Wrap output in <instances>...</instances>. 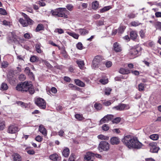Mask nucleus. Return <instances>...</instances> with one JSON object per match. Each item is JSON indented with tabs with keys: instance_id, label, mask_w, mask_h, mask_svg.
<instances>
[{
	"instance_id": "obj_1",
	"label": "nucleus",
	"mask_w": 161,
	"mask_h": 161,
	"mask_svg": "<svg viewBox=\"0 0 161 161\" xmlns=\"http://www.w3.org/2000/svg\"><path fill=\"white\" fill-rule=\"evenodd\" d=\"M122 142L129 148L139 149L142 147V144L136 139L132 137L130 135H127L124 137Z\"/></svg>"
},
{
	"instance_id": "obj_2",
	"label": "nucleus",
	"mask_w": 161,
	"mask_h": 161,
	"mask_svg": "<svg viewBox=\"0 0 161 161\" xmlns=\"http://www.w3.org/2000/svg\"><path fill=\"white\" fill-rule=\"evenodd\" d=\"M15 88L18 91L22 92H28L31 94H33L35 91L31 83L26 81L21 82L18 84Z\"/></svg>"
},
{
	"instance_id": "obj_3",
	"label": "nucleus",
	"mask_w": 161,
	"mask_h": 161,
	"mask_svg": "<svg viewBox=\"0 0 161 161\" xmlns=\"http://www.w3.org/2000/svg\"><path fill=\"white\" fill-rule=\"evenodd\" d=\"M141 50L142 48L139 45H137L132 47L129 53L131 58H135L140 55Z\"/></svg>"
},
{
	"instance_id": "obj_4",
	"label": "nucleus",
	"mask_w": 161,
	"mask_h": 161,
	"mask_svg": "<svg viewBox=\"0 0 161 161\" xmlns=\"http://www.w3.org/2000/svg\"><path fill=\"white\" fill-rule=\"evenodd\" d=\"M35 103L41 108L44 109L46 108V103L43 98L40 97L36 98L35 99Z\"/></svg>"
},
{
	"instance_id": "obj_5",
	"label": "nucleus",
	"mask_w": 161,
	"mask_h": 161,
	"mask_svg": "<svg viewBox=\"0 0 161 161\" xmlns=\"http://www.w3.org/2000/svg\"><path fill=\"white\" fill-rule=\"evenodd\" d=\"M109 144L105 141L101 142L99 145V149L101 151L103 150L104 151H108L109 148Z\"/></svg>"
},
{
	"instance_id": "obj_6",
	"label": "nucleus",
	"mask_w": 161,
	"mask_h": 161,
	"mask_svg": "<svg viewBox=\"0 0 161 161\" xmlns=\"http://www.w3.org/2000/svg\"><path fill=\"white\" fill-rule=\"evenodd\" d=\"M19 129L18 127L15 124H11L8 127V132L9 133L14 134L18 132Z\"/></svg>"
},
{
	"instance_id": "obj_7",
	"label": "nucleus",
	"mask_w": 161,
	"mask_h": 161,
	"mask_svg": "<svg viewBox=\"0 0 161 161\" xmlns=\"http://www.w3.org/2000/svg\"><path fill=\"white\" fill-rule=\"evenodd\" d=\"M19 21L23 27H26L29 25H32L34 23V21L31 19L26 20L25 19H24L22 18L19 19Z\"/></svg>"
},
{
	"instance_id": "obj_8",
	"label": "nucleus",
	"mask_w": 161,
	"mask_h": 161,
	"mask_svg": "<svg viewBox=\"0 0 161 161\" xmlns=\"http://www.w3.org/2000/svg\"><path fill=\"white\" fill-rule=\"evenodd\" d=\"M102 60L101 56H96L92 61V67L94 68L98 67V65L101 63Z\"/></svg>"
},
{
	"instance_id": "obj_9",
	"label": "nucleus",
	"mask_w": 161,
	"mask_h": 161,
	"mask_svg": "<svg viewBox=\"0 0 161 161\" xmlns=\"http://www.w3.org/2000/svg\"><path fill=\"white\" fill-rule=\"evenodd\" d=\"M114 118V115L112 114H108L105 116L101 119L100 121V124H102L103 123L107 122Z\"/></svg>"
},
{
	"instance_id": "obj_10",
	"label": "nucleus",
	"mask_w": 161,
	"mask_h": 161,
	"mask_svg": "<svg viewBox=\"0 0 161 161\" xmlns=\"http://www.w3.org/2000/svg\"><path fill=\"white\" fill-rule=\"evenodd\" d=\"M94 155V153L90 152L86 153L84 157L85 161H93L95 158Z\"/></svg>"
},
{
	"instance_id": "obj_11",
	"label": "nucleus",
	"mask_w": 161,
	"mask_h": 161,
	"mask_svg": "<svg viewBox=\"0 0 161 161\" xmlns=\"http://www.w3.org/2000/svg\"><path fill=\"white\" fill-rule=\"evenodd\" d=\"M58 17L67 18V16L65 14V12L67 11L66 8H58Z\"/></svg>"
},
{
	"instance_id": "obj_12",
	"label": "nucleus",
	"mask_w": 161,
	"mask_h": 161,
	"mask_svg": "<svg viewBox=\"0 0 161 161\" xmlns=\"http://www.w3.org/2000/svg\"><path fill=\"white\" fill-rule=\"evenodd\" d=\"M9 39L12 42H14L15 43L18 42L19 38L14 33L11 32L10 33V36L9 37Z\"/></svg>"
},
{
	"instance_id": "obj_13",
	"label": "nucleus",
	"mask_w": 161,
	"mask_h": 161,
	"mask_svg": "<svg viewBox=\"0 0 161 161\" xmlns=\"http://www.w3.org/2000/svg\"><path fill=\"white\" fill-rule=\"evenodd\" d=\"M12 157L14 161H22L21 157L18 153H14Z\"/></svg>"
},
{
	"instance_id": "obj_14",
	"label": "nucleus",
	"mask_w": 161,
	"mask_h": 161,
	"mask_svg": "<svg viewBox=\"0 0 161 161\" xmlns=\"http://www.w3.org/2000/svg\"><path fill=\"white\" fill-rule=\"evenodd\" d=\"M113 47L114 50L117 52H120L122 50L121 47L119 44L117 42L114 43Z\"/></svg>"
},
{
	"instance_id": "obj_15",
	"label": "nucleus",
	"mask_w": 161,
	"mask_h": 161,
	"mask_svg": "<svg viewBox=\"0 0 161 161\" xmlns=\"http://www.w3.org/2000/svg\"><path fill=\"white\" fill-rule=\"evenodd\" d=\"M110 141L112 145L118 144L120 142L119 138L116 137H112Z\"/></svg>"
},
{
	"instance_id": "obj_16",
	"label": "nucleus",
	"mask_w": 161,
	"mask_h": 161,
	"mask_svg": "<svg viewBox=\"0 0 161 161\" xmlns=\"http://www.w3.org/2000/svg\"><path fill=\"white\" fill-rule=\"evenodd\" d=\"M130 38L133 40H135L138 36L137 33L136 31H132L130 32Z\"/></svg>"
},
{
	"instance_id": "obj_17",
	"label": "nucleus",
	"mask_w": 161,
	"mask_h": 161,
	"mask_svg": "<svg viewBox=\"0 0 161 161\" xmlns=\"http://www.w3.org/2000/svg\"><path fill=\"white\" fill-rule=\"evenodd\" d=\"M49 158L53 161H58L59 160V157L57 153H54L49 156Z\"/></svg>"
},
{
	"instance_id": "obj_18",
	"label": "nucleus",
	"mask_w": 161,
	"mask_h": 161,
	"mask_svg": "<svg viewBox=\"0 0 161 161\" xmlns=\"http://www.w3.org/2000/svg\"><path fill=\"white\" fill-rule=\"evenodd\" d=\"M69 148L65 147L62 152L63 155L66 158L69 156Z\"/></svg>"
},
{
	"instance_id": "obj_19",
	"label": "nucleus",
	"mask_w": 161,
	"mask_h": 161,
	"mask_svg": "<svg viewBox=\"0 0 161 161\" xmlns=\"http://www.w3.org/2000/svg\"><path fill=\"white\" fill-rule=\"evenodd\" d=\"M39 130L45 136L47 135V130L42 125H41L39 126Z\"/></svg>"
},
{
	"instance_id": "obj_20",
	"label": "nucleus",
	"mask_w": 161,
	"mask_h": 161,
	"mask_svg": "<svg viewBox=\"0 0 161 161\" xmlns=\"http://www.w3.org/2000/svg\"><path fill=\"white\" fill-rule=\"evenodd\" d=\"M76 63L80 69H84V64L83 61L79 59L76 61Z\"/></svg>"
},
{
	"instance_id": "obj_21",
	"label": "nucleus",
	"mask_w": 161,
	"mask_h": 161,
	"mask_svg": "<svg viewBox=\"0 0 161 161\" xmlns=\"http://www.w3.org/2000/svg\"><path fill=\"white\" fill-rule=\"evenodd\" d=\"M66 33L75 39H78L79 36V34H76L73 32L67 31Z\"/></svg>"
},
{
	"instance_id": "obj_22",
	"label": "nucleus",
	"mask_w": 161,
	"mask_h": 161,
	"mask_svg": "<svg viewBox=\"0 0 161 161\" xmlns=\"http://www.w3.org/2000/svg\"><path fill=\"white\" fill-rule=\"evenodd\" d=\"M75 82L76 85L80 86L83 87L85 86V83L79 79H75Z\"/></svg>"
},
{
	"instance_id": "obj_23",
	"label": "nucleus",
	"mask_w": 161,
	"mask_h": 161,
	"mask_svg": "<svg viewBox=\"0 0 161 161\" xmlns=\"http://www.w3.org/2000/svg\"><path fill=\"white\" fill-rule=\"evenodd\" d=\"M79 33L81 35H85L88 33L89 31L88 30L85 29H78Z\"/></svg>"
},
{
	"instance_id": "obj_24",
	"label": "nucleus",
	"mask_w": 161,
	"mask_h": 161,
	"mask_svg": "<svg viewBox=\"0 0 161 161\" xmlns=\"http://www.w3.org/2000/svg\"><path fill=\"white\" fill-rule=\"evenodd\" d=\"M41 45L40 44H37L35 46L36 51L38 53H41L43 52L41 50Z\"/></svg>"
},
{
	"instance_id": "obj_25",
	"label": "nucleus",
	"mask_w": 161,
	"mask_h": 161,
	"mask_svg": "<svg viewBox=\"0 0 161 161\" xmlns=\"http://www.w3.org/2000/svg\"><path fill=\"white\" fill-rule=\"evenodd\" d=\"M119 72L123 74H127L130 73L129 70L123 68H121L119 70Z\"/></svg>"
},
{
	"instance_id": "obj_26",
	"label": "nucleus",
	"mask_w": 161,
	"mask_h": 161,
	"mask_svg": "<svg viewBox=\"0 0 161 161\" xmlns=\"http://www.w3.org/2000/svg\"><path fill=\"white\" fill-rule=\"evenodd\" d=\"M149 137L152 140L154 141H156L158 139L159 136L157 134H154L151 135Z\"/></svg>"
},
{
	"instance_id": "obj_27",
	"label": "nucleus",
	"mask_w": 161,
	"mask_h": 161,
	"mask_svg": "<svg viewBox=\"0 0 161 161\" xmlns=\"http://www.w3.org/2000/svg\"><path fill=\"white\" fill-rule=\"evenodd\" d=\"M99 6V3L98 1H96L92 3V8L93 9L96 10L97 9Z\"/></svg>"
},
{
	"instance_id": "obj_28",
	"label": "nucleus",
	"mask_w": 161,
	"mask_h": 161,
	"mask_svg": "<svg viewBox=\"0 0 161 161\" xmlns=\"http://www.w3.org/2000/svg\"><path fill=\"white\" fill-rule=\"evenodd\" d=\"M111 8V7L110 6H105L100 10L101 13H104L107 11Z\"/></svg>"
},
{
	"instance_id": "obj_29",
	"label": "nucleus",
	"mask_w": 161,
	"mask_h": 161,
	"mask_svg": "<svg viewBox=\"0 0 161 161\" xmlns=\"http://www.w3.org/2000/svg\"><path fill=\"white\" fill-rule=\"evenodd\" d=\"M94 107L97 110H101L102 107V104L100 103H96L94 105Z\"/></svg>"
},
{
	"instance_id": "obj_30",
	"label": "nucleus",
	"mask_w": 161,
	"mask_h": 161,
	"mask_svg": "<svg viewBox=\"0 0 161 161\" xmlns=\"http://www.w3.org/2000/svg\"><path fill=\"white\" fill-rule=\"evenodd\" d=\"M8 88V86L7 84L5 83H3L1 85L0 89L4 91L7 90Z\"/></svg>"
},
{
	"instance_id": "obj_31",
	"label": "nucleus",
	"mask_w": 161,
	"mask_h": 161,
	"mask_svg": "<svg viewBox=\"0 0 161 161\" xmlns=\"http://www.w3.org/2000/svg\"><path fill=\"white\" fill-rule=\"evenodd\" d=\"M159 149V148L155 146L153 147H151L150 151L153 153H157Z\"/></svg>"
},
{
	"instance_id": "obj_32",
	"label": "nucleus",
	"mask_w": 161,
	"mask_h": 161,
	"mask_svg": "<svg viewBox=\"0 0 161 161\" xmlns=\"http://www.w3.org/2000/svg\"><path fill=\"white\" fill-rule=\"evenodd\" d=\"M130 24L132 26L136 27L142 25V24L137 21H134L132 22Z\"/></svg>"
},
{
	"instance_id": "obj_33",
	"label": "nucleus",
	"mask_w": 161,
	"mask_h": 161,
	"mask_svg": "<svg viewBox=\"0 0 161 161\" xmlns=\"http://www.w3.org/2000/svg\"><path fill=\"white\" fill-rule=\"evenodd\" d=\"M75 118L79 120H82L84 119L82 115L77 114L75 115Z\"/></svg>"
},
{
	"instance_id": "obj_34",
	"label": "nucleus",
	"mask_w": 161,
	"mask_h": 161,
	"mask_svg": "<svg viewBox=\"0 0 161 161\" xmlns=\"http://www.w3.org/2000/svg\"><path fill=\"white\" fill-rule=\"evenodd\" d=\"M66 9L67 8L69 11H71L73 10L74 6L71 4H68L66 6Z\"/></svg>"
},
{
	"instance_id": "obj_35",
	"label": "nucleus",
	"mask_w": 161,
	"mask_h": 161,
	"mask_svg": "<svg viewBox=\"0 0 161 161\" xmlns=\"http://www.w3.org/2000/svg\"><path fill=\"white\" fill-rule=\"evenodd\" d=\"M44 27L42 24H40L38 25L36 30V31H39L43 29Z\"/></svg>"
},
{
	"instance_id": "obj_36",
	"label": "nucleus",
	"mask_w": 161,
	"mask_h": 161,
	"mask_svg": "<svg viewBox=\"0 0 161 161\" xmlns=\"http://www.w3.org/2000/svg\"><path fill=\"white\" fill-rule=\"evenodd\" d=\"M51 13L53 15L58 17V8L56 9L52 10L51 11Z\"/></svg>"
},
{
	"instance_id": "obj_37",
	"label": "nucleus",
	"mask_w": 161,
	"mask_h": 161,
	"mask_svg": "<svg viewBox=\"0 0 161 161\" xmlns=\"http://www.w3.org/2000/svg\"><path fill=\"white\" fill-rule=\"evenodd\" d=\"M154 26L157 29H158L161 31V23L159 22H156L154 25Z\"/></svg>"
},
{
	"instance_id": "obj_38",
	"label": "nucleus",
	"mask_w": 161,
	"mask_h": 161,
	"mask_svg": "<svg viewBox=\"0 0 161 161\" xmlns=\"http://www.w3.org/2000/svg\"><path fill=\"white\" fill-rule=\"evenodd\" d=\"M125 29V26H121L118 29V32L119 33H123Z\"/></svg>"
},
{
	"instance_id": "obj_39",
	"label": "nucleus",
	"mask_w": 161,
	"mask_h": 161,
	"mask_svg": "<svg viewBox=\"0 0 161 161\" xmlns=\"http://www.w3.org/2000/svg\"><path fill=\"white\" fill-rule=\"evenodd\" d=\"M144 84L143 83H141L138 85L139 91H143L144 90Z\"/></svg>"
},
{
	"instance_id": "obj_40",
	"label": "nucleus",
	"mask_w": 161,
	"mask_h": 161,
	"mask_svg": "<svg viewBox=\"0 0 161 161\" xmlns=\"http://www.w3.org/2000/svg\"><path fill=\"white\" fill-rule=\"evenodd\" d=\"M83 45L82 43L80 42H78L76 45V47L79 50H82L83 48Z\"/></svg>"
},
{
	"instance_id": "obj_41",
	"label": "nucleus",
	"mask_w": 161,
	"mask_h": 161,
	"mask_svg": "<svg viewBox=\"0 0 161 161\" xmlns=\"http://www.w3.org/2000/svg\"><path fill=\"white\" fill-rule=\"evenodd\" d=\"M5 122L4 121H0V130H2L4 128L5 126Z\"/></svg>"
},
{
	"instance_id": "obj_42",
	"label": "nucleus",
	"mask_w": 161,
	"mask_h": 161,
	"mask_svg": "<svg viewBox=\"0 0 161 161\" xmlns=\"http://www.w3.org/2000/svg\"><path fill=\"white\" fill-rule=\"evenodd\" d=\"M103 104L104 105L108 106L110 105L111 104V102L110 101H106L105 100L103 101Z\"/></svg>"
},
{
	"instance_id": "obj_43",
	"label": "nucleus",
	"mask_w": 161,
	"mask_h": 161,
	"mask_svg": "<svg viewBox=\"0 0 161 161\" xmlns=\"http://www.w3.org/2000/svg\"><path fill=\"white\" fill-rule=\"evenodd\" d=\"M55 32L58 33L59 34H62L64 33V30L62 29L57 28L55 31Z\"/></svg>"
},
{
	"instance_id": "obj_44",
	"label": "nucleus",
	"mask_w": 161,
	"mask_h": 161,
	"mask_svg": "<svg viewBox=\"0 0 161 161\" xmlns=\"http://www.w3.org/2000/svg\"><path fill=\"white\" fill-rule=\"evenodd\" d=\"M111 90V89L110 88H106L105 89V94L107 95H109Z\"/></svg>"
},
{
	"instance_id": "obj_45",
	"label": "nucleus",
	"mask_w": 161,
	"mask_h": 161,
	"mask_svg": "<svg viewBox=\"0 0 161 161\" xmlns=\"http://www.w3.org/2000/svg\"><path fill=\"white\" fill-rule=\"evenodd\" d=\"M121 120V118L120 117H117L114 119L112 122L113 123H118L120 122Z\"/></svg>"
},
{
	"instance_id": "obj_46",
	"label": "nucleus",
	"mask_w": 161,
	"mask_h": 161,
	"mask_svg": "<svg viewBox=\"0 0 161 161\" xmlns=\"http://www.w3.org/2000/svg\"><path fill=\"white\" fill-rule=\"evenodd\" d=\"M97 138L101 140H107L108 139V137L107 136H105L103 135H100L97 136Z\"/></svg>"
},
{
	"instance_id": "obj_47",
	"label": "nucleus",
	"mask_w": 161,
	"mask_h": 161,
	"mask_svg": "<svg viewBox=\"0 0 161 161\" xmlns=\"http://www.w3.org/2000/svg\"><path fill=\"white\" fill-rule=\"evenodd\" d=\"M109 127L108 126V125L104 124L102 126L103 130L105 131H107L109 130Z\"/></svg>"
},
{
	"instance_id": "obj_48",
	"label": "nucleus",
	"mask_w": 161,
	"mask_h": 161,
	"mask_svg": "<svg viewBox=\"0 0 161 161\" xmlns=\"http://www.w3.org/2000/svg\"><path fill=\"white\" fill-rule=\"evenodd\" d=\"M140 36L142 38H144L145 37V32L143 30H141L139 32Z\"/></svg>"
},
{
	"instance_id": "obj_49",
	"label": "nucleus",
	"mask_w": 161,
	"mask_h": 161,
	"mask_svg": "<svg viewBox=\"0 0 161 161\" xmlns=\"http://www.w3.org/2000/svg\"><path fill=\"white\" fill-rule=\"evenodd\" d=\"M120 108V110H123L126 109V108L127 106V105L126 104H121L119 105Z\"/></svg>"
},
{
	"instance_id": "obj_50",
	"label": "nucleus",
	"mask_w": 161,
	"mask_h": 161,
	"mask_svg": "<svg viewBox=\"0 0 161 161\" xmlns=\"http://www.w3.org/2000/svg\"><path fill=\"white\" fill-rule=\"evenodd\" d=\"M7 14L6 11L2 8H0V14L3 15H6Z\"/></svg>"
},
{
	"instance_id": "obj_51",
	"label": "nucleus",
	"mask_w": 161,
	"mask_h": 161,
	"mask_svg": "<svg viewBox=\"0 0 161 161\" xmlns=\"http://www.w3.org/2000/svg\"><path fill=\"white\" fill-rule=\"evenodd\" d=\"M19 80L21 81H23L25 79V76L24 74H21L20 75L19 77Z\"/></svg>"
},
{
	"instance_id": "obj_52",
	"label": "nucleus",
	"mask_w": 161,
	"mask_h": 161,
	"mask_svg": "<svg viewBox=\"0 0 161 161\" xmlns=\"http://www.w3.org/2000/svg\"><path fill=\"white\" fill-rule=\"evenodd\" d=\"M8 65V63L7 61H3L2 63L1 66L2 67L6 68Z\"/></svg>"
},
{
	"instance_id": "obj_53",
	"label": "nucleus",
	"mask_w": 161,
	"mask_h": 161,
	"mask_svg": "<svg viewBox=\"0 0 161 161\" xmlns=\"http://www.w3.org/2000/svg\"><path fill=\"white\" fill-rule=\"evenodd\" d=\"M100 82L103 84H105L108 83V80L107 79H101L100 80Z\"/></svg>"
},
{
	"instance_id": "obj_54",
	"label": "nucleus",
	"mask_w": 161,
	"mask_h": 161,
	"mask_svg": "<svg viewBox=\"0 0 161 161\" xmlns=\"http://www.w3.org/2000/svg\"><path fill=\"white\" fill-rule=\"evenodd\" d=\"M35 139L37 142H41L42 141L43 138L40 136H38L36 137Z\"/></svg>"
},
{
	"instance_id": "obj_55",
	"label": "nucleus",
	"mask_w": 161,
	"mask_h": 161,
	"mask_svg": "<svg viewBox=\"0 0 161 161\" xmlns=\"http://www.w3.org/2000/svg\"><path fill=\"white\" fill-rule=\"evenodd\" d=\"M157 145V144L156 142H152L149 144L148 146L151 148L156 146Z\"/></svg>"
},
{
	"instance_id": "obj_56",
	"label": "nucleus",
	"mask_w": 161,
	"mask_h": 161,
	"mask_svg": "<svg viewBox=\"0 0 161 161\" xmlns=\"http://www.w3.org/2000/svg\"><path fill=\"white\" fill-rule=\"evenodd\" d=\"M36 57L35 56H33L31 57L30 60L31 62H34L36 61Z\"/></svg>"
},
{
	"instance_id": "obj_57",
	"label": "nucleus",
	"mask_w": 161,
	"mask_h": 161,
	"mask_svg": "<svg viewBox=\"0 0 161 161\" xmlns=\"http://www.w3.org/2000/svg\"><path fill=\"white\" fill-rule=\"evenodd\" d=\"M3 24L5 25L10 26V23L9 22L7 21L6 20H4L3 21Z\"/></svg>"
},
{
	"instance_id": "obj_58",
	"label": "nucleus",
	"mask_w": 161,
	"mask_h": 161,
	"mask_svg": "<svg viewBox=\"0 0 161 161\" xmlns=\"http://www.w3.org/2000/svg\"><path fill=\"white\" fill-rule=\"evenodd\" d=\"M24 37L26 39H30L31 38L30 35L28 33L25 34L24 35Z\"/></svg>"
},
{
	"instance_id": "obj_59",
	"label": "nucleus",
	"mask_w": 161,
	"mask_h": 161,
	"mask_svg": "<svg viewBox=\"0 0 161 161\" xmlns=\"http://www.w3.org/2000/svg\"><path fill=\"white\" fill-rule=\"evenodd\" d=\"M112 63L111 61H108V62H107L105 64V65H106V67H107L108 68H109V67H110L112 65Z\"/></svg>"
},
{
	"instance_id": "obj_60",
	"label": "nucleus",
	"mask_w": 161,
	"mask_h": 161,
	"mask_svg": "<svg viewBox=\"0 0 161 161\" xmlns=\"http://www.w3.org/2000/svg\"><path fill=\"white\" fill-rule=\"evenodd\" d=\"M27 153L29 154L33 155L35 154V152L33 150L31 149L27 151Z\"/></svg>"
},
{
	"instance_id": "obj_61",
	"label": "nucleus",
	"mask_w": 161,
	"mask_h": 161,
	"mask_svg": "<svg viewBox=\"0 0 161 161\" xmlns=\"http://www.w3.org/2000/svg\"><path fill=\"white\" fill-rule=\"evenodd\" d=\"M64 134V131L62 130H60L58 132V135L60 137H62Z\"/></svg>"
},
{
	"instance_id": "obj_62",
	"label": "nucleus",
	"mask_w": 161,
	"mask_h": 161,
	"mask_svg": "<svg viewBox=\"0 0 161 161\" xmlns=\"http://www.w3.org/2000/svg\"><path fill=\"white\" fill-rule=\"evenodd\" d=\"M128 17L130 19H132L136 17V15L133 13H131L128 15Z\"/></svg>"
},
{
	"instance_id": "obj_63",
	"label": "nucleus",
	"mask_w": 161,
	"mask_h": 161,
	"mask_svg": "<svg viewBox=\"0 0 161 161\" xmlns=\"http://www.w3.org/2000/svg\"><path fill=\"white\" fill-rule=\"evenodd\" d=\"M51 91L53 93H56L57 92V89L55 87H52L51 89Z\"/></svg>"
},
{
	"instance_id": "obj_64",
	"label": "nucleus",
	"mask_w": 161,
	"mask_h": 161,
	"mask_svg": "<svg viewBox=\"0 0 161 161\" xmlns=\"http://www.w3.org/2000/svg\"><path fill=\"white\" fill-rule=\"evenodd\" d=\"M69 161H75V158L74 156L71 154L69 157Z\"/></svg>"
}]
</instances>
